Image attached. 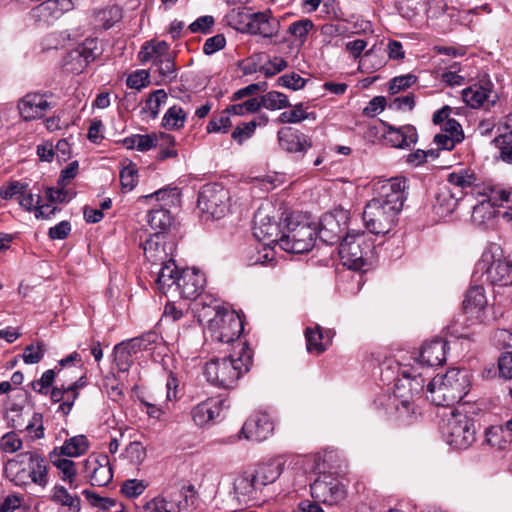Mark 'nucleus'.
Instances as JSON below:
<instances>
[{
  "label": "nucleus",
  "instance_id": "f257e3e1",
  "mask_svg": "<svg viewBox=\"0 0 512 512\" xmlns=\"http://www.w3.org/2000/svg\"><path fill=\"white\" fill-rule=\"evenodd\" d=\"M240 352L221 359H212L206 363L204 374L213 385L225 389L233 388L237 380L249 370L252 363L251 352L245 342L238 341Z\"/></svg>",
  "mask_w": 512,
  "mask_h": 512
},
{
  "label": "nucleus",
  "instance_id": "f03ea898",
  "mask_svg": "<svg viewBox=\"0 0 512 512\" xmlns=\"http://www.w3.org/2000/svg\"><path fill=\"white\" fill-rule=\"evenodd\" d=\"M471 375L465 369L453 368L443 376H435L427 385V398L437 406H450L469 392Z\"/></svg>",
  "mask_w": 512,
  "mask_h": 512
},
{
  "label": "nucleus",
  "instance_id": "7ed1b4c3",
  "mask_svg": "<svg viewBox=\"0 0 512 512\" xmlns=\"http://www.w3.org/2000/svg\"><path fill=\"white\" fill-rule=\"evenodd\" d=\"M373 249L364 232H348L339 245L340 260L349 270L365 272L372 264Z\"/></svg>",
  "mask_w": 512,
  "mask_h": 512
},
{
  "label": "nucleus",
  "instance_id": "20e7f679",
  "mask_svg": "<svg viewBox=\"0 0 512 512\" xmlns=\"http://www.w3.org/2000/svg\"><path fill=\"white\" fill-rule=\"evenodd\" d=\"M440 431L447 444L456 449H467L476 439L473 419L455 409L442 416Z\"/></svg>",
  "mask_w": 512,
  "mask_h": 512
},
{
  "label": "nucleus",
  "instance_id": "39448f33",
  "mask_svg": "<svg viewBox=\"0 0 512 512\" xmlns=\"http://www.w3.org/2000/svg\"><path fill=\"white\" fill-rule=\"evenodd\" d=\"M317 228L308 220L291 215L286 218L285 228L280 236V248L289 253L309 252L315 243Z\"/></svg>",
  "mask_w": 512,
  "mask_h": 512
},
{
  "label": "nucleus",
  "instance_id": "423d86ee",
  "mask_svg": "<svg viewBox=\"0 0 512 512\" xmlns=\"http://www.w3.org/2000/svg\"><path fill=\"white\" fill-rule=\"evenodd\" d=\"M477 269L482 272L485 281L492 285L512 284V262L503 256V251L497 244L486 247L477 263Z\"/></svg>",
  "mask_w": 512,
  "mask_h": 512
},
{
  "label": "nucleus",
  "instance_id": "0eeeda50",
  "mask_svg": "<svg viewBox=\"0 0 512 512\" xmlns=\"http://www.w3.org/2000/svg\"><path fill=\"white\" fill-rule=\"evenodd\" d=\"M26 396L18 394L13 397H8L4 403L5 406V419L11 427L18 430L32 431L35 425L39 424L35 429L34 437L41 439L44 437V428L42 425V414L33 413L31 419L27 420L29 410H26Z\"/></svg>",
  "mask_w": 512,
  "mask_h": 512
},
{
  "label": "nucleus",
  "instance_id": "6e6552de",
  "mask_svg": "<svg viewBox=\"0 0 512 512\" xmlns=\"http://www.w3.org/2000/svg\"><path fill=\"white\" fill-rule=\"evenodd\" d=\"M212 309L214 317L210 320L209 324L212 337L222 343L237 341L243 331V323L240 316L219 304L213 306Z\"/></svg>",
  "mask_w": 512,
  "mask_h": 512
},
{
  "label": "nucleus",
  "instance_id": "1a4fd4ad",
  "mask_svg": "<svg viewBox=\"0 0 512 512\" xmlns=\"http://www.w3.org/2000/svg\"><path fill=\"white\" fill-rule=\"evenodd\" d=\"M403 379L395 384L394 396L390 398L395 406L399 418L408 416L412 410L410 398L420 392L424 387V379L415 374L413 368H405L401 372Z\"/></svg>",
  "mask_w": 512,
  "mask_h": 512
},
{
  "label": "nucleus",
  "instance_id": "9d476101",
  "mask_svg": "<svg viewBox=\"0 0 512 512\" xmlns=\"http://www.w3.org/2000/svg\"><path fill=\"white\" fill-rule=\"evenodd\" d=\"M399 212L380 200L371 199L364 208L362 218L371 233L384 235L393 228Z\"/></svg>",
  "mask_w": 512,
  "mask_h": 512
},
{
  "label": "nucleus",
  "instance_id": "9b49d317",
  "mask_svg": "<svg viewBox=\"0 0 512 512\" xmlns=\"http://www.w3.org/2000/svg\"><path fill=\"white\" fill-rule=\"evenodd\" d=\"M228 192L218 184H207L198 195V208L212 218H221L227 210Z\"/></svg>",
  "mask_w": 512,
  "mask_h": 512
},
{
  "label": "nucleus",
  "instance_id": "f8f14e48",
  "mask_svg": "<svg viewBox=\"0 0 512 512\" xmlns=\"http://www.w3.org/2000/svg\"><path fill=\"white\" fill-rule=\"evenodd\" d=\"M406 182L403 177L378 180L374 184V191L377 196L373 199L380 200L385 205L401 211L406 199Z\"/></svg>",
  "mask_w": 512,
  "mask_h": 512
},
{
  "label": "nucleus",
  "instance_id": "ddd939ff",
  "mask_svg": "<svg viewBox=\"0 0 512 512\" xmlns=\"http://www.w3.org/2000/svg\"><path fill=\"white\" fill-rule=\"evenodd\" d=\"M241 23L245 25L243 30L250 34H259L265 38H272L278 34L280 23L268 12L241 13Z\"/></svg>",
  "mask_w": 512,
  "mask_h": 512
},
{
  "label": "nucleus",
  "instance_id": "4468645a",
  "mask_svg": "<svg viewBox=\"0 0 512 512\" xmlns=\"http://www.w3.org/2000/svg\"><path fill=\"white\" fill-rule=\"evenodd\" d=\"M382 138L385 143L393 148L409 149L418 140L416 128L411 124L396 127L384 121Z\"/></svg>",
  "mask_w": 512,
  "mask_h": 512
},
{
  "label": "nucleus",
  "instance_id": "2eb2a0df",
  "mask_svg": "<svg viewBox=\"0 0 512 512\" xmlns=\"http://www.w3.org/2000/svg\"><path fill=\"white\" fill-rule=\"evenodd\" d=\"M313 498L327 505H337L346 497L344 486L336 479H317L310 486Z\"/></svg>",
  "mask_w": 512,
  "mask_h": 512
},
{
  "label": "nucleus",
  "instance_id": "dca6fc26",
  "mask_svg": "<svg viewBox=\"0 0 512 512\" xmlns=\"http://www.w3.org/2000/svg\"><path fill=\"white\" fill-rule=\"evenodd\" d=\"M205 284L204 275L195 269H183L177 276L173 292H178L183 299H196L202 292Z\"/></svg>",
  "mask_w": 512,
  "mask_h": 512
},
{
  "label": "nucleus",
  "instance_id": "f3484780",
  "mask_svg": "<svg viewBox=\"0 0 512 512\" xmlns=\"http://www.w3.org/2000/svg\"><path fill=\"white\" fill-rule=\"evenodd\" d=\"M273 431V423L270 421L266 413H255L250 416L244 423L240 437L252 441H264Z\"/></svg>",
  "mask_w": 512,
  "mask_h": 512
},
{
  "label": "nucleus",
  "instance_id": "a211bd4d",
  "mask_svg": "<svg viewBox=\"0 0 512 512\" xmlns=\"http://www.w3.org/2000/svg\"><path fill=\"white\" fill-rule=\"evenodd\" d=\"M100 55V50L95 39H86L80 46L72 50L67 58L69 68L73 73H81L86 66Z\"/></svg>",
  "mask_w": 512,
  "mask_h": 512
},
{
  "label": "nucleus",
  "instance_id": "6ab92c4d",
  "mask_svg": "<svg viewBox=\"0 0 512 512\" xmlns=\"http://www.w3.org/2000/svg\"><path fill=\"white\" fill-rule=\"evenodd\" d=\"M52 106L47 95L39 93H28L18 103L20 114L26 121L42 118Z\"/></svg>",
  "mask_w": 512,
  "mask_h": 512
},
{
  "label": "nucleus",
  "instance_id": "aec40b11",
  "mask_svg": "<svg viewBox=\"0 0 512 512\" xmlns=\"http://www.w3.org/2000/svg\"><path fill=\"white\" fill-rule=\"evenodd\" d=\"M345 229V222H341L336 214L325 213L320 219L317 234L322 242L333 245L342 241Z\"/></svg>",
  "mask_w": 512,
  "mask_h": 512
},
{
  "label": "nucleus",
  "instance_id": "412c9836",
  "mask_svg": "<svg viewBox=\"0 0 512 512\" xmlns=\"http://www.w3.org/2000/svg\"><path fill=\"white\" fill-rule=\"evenodd\" d=\"M278 141L280 147L289 153L305 152L312 146L308 136L291 127L278 131Z\"/></svg>",
  "mask_w": 512,
  "mask_h": 512
},
{
  "label": "nucleus",
  "instance_id": "4be33fe9",
  "mask_svg": "<svg viewBox=\"0 0 512 512\" xmlns=\"http://www.w3.org/2000/svg\"><path fill=\"white\" fill-rule=\"evenodd\" d=\"M283 230L280 229L277 222L272 221L269 217L263 216L258 211L254 217V236L263 241L265 244L277 243L280 246V236Z\"/></svg>",
  "mask_w": 512,
  "mask_h": 512
},
{
  "label": "nucleus",
  "instance_id": "5701e85b",
  "mask_svg": "<svg viewBox=\"0 0 512 512\" xmlns=\"http://www.w3.org/2000/svg\"><path fill=\"white\" fill-rule=\"evenodd\" d=\"M448 343L443 339L425 342L420 350L418 362L422 366H439L446 361Z\"/></svg>",
  "mask_w": 512,
  "mask_h": 512
},
{
  "label": "nucleus",
  "instance_id": "b1692460",
  "mask_svg": "<svg viewBox=\"0 0 512 512\" xmlns=\"http://www.w3.org/2000/svg\"><path fill=\"white\" fill-rule=\"evenodd\" d=\"M22 463H28L29 482L35 483L41 487L48 483V469L45 459L36 452L20 453Z\"/></svg>",
  "mask_w": 512,
  "mask_h": 512
},
{
  "label": "nucleus",
  "instance_id": "393cba45",
  "mask_svg": "<svg viewBox=\"0 0 512 512\" xmlns=\"http://www.w3.org/2000/svg\"><path fill=\"white\" fill-rule=\"evenodd\" d=\"M304 335L307 351L315 355L324 353L333 337V333L330 330L323 332L319 325H316L314 328L307 327Z\"/></svg>",
  "mask_w": 512,
  "mask_h": 512
},
{
  "label": "nucleus",
  "instance_id": "a878e982",
  "mask_svg": "<svg viewBox=\"0 0 512 512\" xmlns=\"http://www.w3.org/2000/svg\"><path fill=\"white\" fill-rule=\"evenodd\" d=\"M164 238L165 236L154 233L143 244L144 255L152 264L164 263L169 258Z\"/></svg>",
  "mask_w": 512,
  "mask_h": 512
},
{
  "label": "nucleus",
  "instance_id": "bb28decb",
  "mask_svg": "<svg viewBox=\"0 0 512 512\" xmlns=\"http://www.w3.org/2000/svg\"><path fill=\"white\" fill-rule=\"evenodd\" d=\"M162 265L157 273L155 283L157 288L164 294L173 292L177 282V276L180 272L177 270V266L174 260L169 257Z\"/></svg>",
  "mask_w": 512,
  "mask_h": 512
},
{
  "label": "nucleus",
  "instance_id": "cd10ccee",
  "mask_svg": "<svg viewBox=\"0 0 512 512\" xmlns=\"http://www.w3.org/2000/svg\"><path fill=\"white\" fill-rule=\"evenodd\" d=\"M495 207L496 206L491 202V200H488L485 197V199L474 206L471 215L472 222L482 229H488L492 227L495 223L497 214Z\"/></svg>",
  "mask_w": 512,
  "mask_h": 512
},
{
  "label": "nucleus",
  "instance_id": "c85d7f7f",
  "mask_svg": "<svg viewBox=\"0 0 512 512\" xmlns=\"http://www.w3.org/2000/svg\"><path fill=\"white\" fill-rule=\"evenodd\" d=\"M221 402L216 399H207L195 406L191 412L192 419L198 426H204L219 416Z\"/></svg>",
  "mask_w": 512,
  "mask_h": 512
},
{
  "label": "nucleus",
  "instance_id": "c756f323",
  "mask_svg": "<svg viewBox=\"0 0 512 512\" xmlns=\"http://www.w3.org/2000/svg\"><path fill=\"white\" fill-rule=\"evenodd\" d=\"M435 198L436 201L433 208L439 216H447L453 213L462 199L461 194L454 193L445 185L439 188Z\"/></svg>",
  "mask_w": 512,
  "mask_h": 512
},
{
  "label": "nucleus",
  "instance_id": "7c9ffc66",
  "mask_svg": "<svg viewBox=\"0 0 512 512\" xmlns=\"http://www.w3.org/2000/svg\"><path fill=\"white\" fill-rule=\"evenodd\" d=\"M487 306L485 290L482 286L471 287L463 300V309L465 313L479 314Z\"/></svg>",
  "mask_w": 512,
  "mask_h": 512
},
{
  "label": "nucleus",
  "instance_id": "2f4dec72",
  "mask_svg": "<svg viewBox=\"0 0 512 512\" xmlns=\"http://www.w3.org/2000/svg\"><path fill=\"white\" fill-rule=\"evenodd\" d=\"M282 473L280 465L276 462H267L257 465L253 474L261 490L264 486L275 482Z\"/></svg>",
  "mask_w": 512,
  "mask_h": 512
},
{
  "label": "nucleus",
  "instance_id": "473e14b6",
  "mask_svg": "<svg viewBox=\"0 0 512 512\" xmlns=\"http://www.w3.org/2000/svg\"><path fill=\"white\" fill-rule=\"evenodd\" d=\"M49 459L51 463L61 472V479L63 481H68L72 487V484L77 475L75 462L64 458L63 455L59 454L57 447L49 453Z\"/></svg>",
  "mask_w": 512,
  "mask_h": 512
},
{
  "label": "nucleus",
  "instance_id": "72a5a7b5",
  "mask_svg": "<svg viewBox=\"0 0 512 512\" xmlns=\"http://www.w3.org/2000/svg\"><path fill=\"white\" fill-rule=\"evenodd\" d=\"M475 180L476 178L472 173H469L467 170H460L448 175V183L445 186L454 191V193L461 194V198L463 199L466 190L472 187Z\"/></svg>",
  "mask_w": 512,
  "mask_h": 512
},
{
  "label": "nucleus",
  "instance_id": "f704fd0d",
  "mask_svg": "<svg viewBox=\"0 0 512 512\" xmlns=\"http://www.w3.org/2000/svg\"><path fill=\"white\" fill-rule=\"evenodd\" d=\"M168 54H170L169 45L165 41H161L144 45L138 54V58L141 63L152 62L153 65H156L157 60H162Z\"/></svg>",
  "mask_w": 512,
  "mask_h": 512
},
{
  "label": "nucleus",
  "instance_id": "c9c22d12",
  "mask_svg": "<svg viewBox=\"0 0 512 512\" xmlns=\"http://www.w3.org/2000/svg\"><path fill=\"white\" fill-rule=\"evenodd\" d=\"M58 448V453L65 457H78L84 455L89 449V442L86 436L77 435L64 441Z\"/></svg>",
  "mask_w": 512,
  "mask_h": 512
},
{
  "label": "nucleus",
  "instance_id": "e433bc0d",
  "mask_svg": "<svg viewBox=\"0 0 512 512\" xmlns=\"http://www.w3.org/2000/svg\"><path fill=\"white\" fill-rule=\"evenodd\" d=\"M28 463H22L20 454L15 458L9 459L5 464V471L12 477L11 480L17 485H26L29 483Z\"/></svg>",
  "mask_w": 512,
  "mask_h": 512
},
{
  "label": "nucleus",
  "instance_id": "4c0bfd02",
  "mask_svg": "<svg viewBox=\"0 0 512 512\" xmlns=\"http://www.w3.org/2000/svg\"><path fill=\"white\" fill-rule=\"evenodd\" d=\"M147 221L155 233L164 236V233L171 227L172 216L165 208L152 209L147 215Z\"/></svg>",
  "mask_w": 512,
  "mask_h": 512
},
{
  "label": "nucleus",
  "instance_id": "58836bf2",
  "mask_svg": "<svg viewBox=\"0 0 512 512\" xmlns=\"http://www.w3.org/2000/svg\"><path fill=\"white\" fill-rule=\"evenodd\" d=\"M255 480L253 472L244 471L234 480V492L243 496H252L260 490Z\"/></svg>",
  "mask_w": 512,
  "mask_h": 512
},
{
  "label": "nucleus",
  "instance_id": "ea45409f",
  "mask_svg": "<svg viewBox=\"0 0 512 512\" xmlns=\"http://www.w3.org/2000/svg\"><path fill=\"white\" fill-rule=\"evenodd\" d=\"M489 90L482 86L474 85L462 92L463 101L472 108H478L487 100Z\"/></svg>",
  "mask_w": 512,
  "mask_h": 512
},
{
  "label": "nucleus",
  "instance_id": "a19ab883",
  "mask_svg": "<svg viewBox=\"0 0 512 512\" xmlns=\"http://www.w3.org/2000/svg\"><path fill=\"white\" fill-rule=\"evenodd\" d=\"M186 113L180 106L170 107L164 114L162 125L166 129H179L184 126Z\"/></svg>",
  "mask_w": 512,
  "mask_h": 512
},
{
  "label": "nucleus",
  "instance_id": "79ce46f5",
  "mask_svg": "<svg viewBox=\"0 0 512 512\" xmlns=\"http://www.w3.org/2000/svg\"><path fill=\"white\" fill-rule=\"evenodd\" d=\"M385 65V61L376 55V45L366 50L359 62V69L365 73H372Z\"/></svg>",
  "mask_w": 512,
  "mask_h": 512
},
{
  "label": "nucleus",
  "instance_id": "37998d69",
  "mask_svg": "<svg viewBox=\"0 0 512 512\" xmlns=\"http://www.w3.org/2000/svg\"><path fill=\"white\" fill-rule=\"evenodd\" d=\"M52 500L62 506H68L70 509L78 512L80 510V499L78 496H72L63 486H56L53 490Z\"/></svg>",
  "mask_w": 512,
  "mask_h": 512
},
{
  "label": "nucleus",
  "instance_id": "c03bdc74",
  "mask_svg": "<svg viewBox=\"0 0 512 512\" xmlns=\"http://www.w3.org/2000/svg\"><path fill=\"white\" fill-rule=\"evenodd\" d=\"M175 138L166 133H161L158 136V145L160 147L157 159L165 160L167 158H174L177 156V151L174 149Z\"/></svg>",
  "mask_w": 512,
  "mask_h": 512
},
{
  "label": "nucleus",
  "instance_id": "a18cd8bd",
  "mask_svg": "<svg viewBox=\"0 0 512 512\" xmlns=\"http://www.w3.org/2000/svg\"><path fill=\"white\" fill-rule=\"evenodd\" d=\"M262 105L270 110H277L290 106L287 96L278 91H270L263 95Z\"/></svg>",
  "mask_w": 512,
  "mask_h": 512
},
{
  "label": "nucleus",
  "instance_id": "49530a36",
  "mask_svg": "<svg viewBox=\"0 0 512 512\" xmlns=\"http://www.w3.org/2000/svg\"><path fill=\"white\" fill-rule=\"evenodd\" d=\"M168 99L167 93L163 90L152 92L146 100V109L150 113L151 118L156 119L159 115L160 107L165 104Z\"/></svg>",
  "mask_w": 512,
  "mask_h": 512
},
{
  "label": "nucleus",
  "instance_id": "de8ad7c7",
  "mask_svg": "<svg viewBox=\"0 0 512 512\" xmlns=\"http://www.w3.org/2000/svg\"><path fill=\"white\" fill-rule=\"evenodd\" d=\"M132 353H136L128 342H122L115 346V361L119 370L126 371L130 365V357Z\"/></svg>",
  "mask_w": 512,
  "mask_h": 512
},
{
  "label": "nucleus",
  "instance_id": "09e8293b",
  "mask_svg": "<svg viewBox=\"0 0 512 512\" xmlns=\"http://www.w3.org/2000/svg\"><path fill=\"white\" fill-rule=\"evenodd\" d=\"M120 183L123 191L129 192L138 183V170L134 164H129L120 171Z\"/></svg>",
  "mask_w": 512,
  "mask_h": 512
},
{
  "label": "nucleus",
  "instance_id": "8fccbe9b",
  "mask_svg": "<svg viewBox=\"0 0 512 512\" xmlns=\"http://www.w3.org/2000/svg\"><path fill=\"white\" fill-rule=\"evenodd\" d=\"M144 512H180V509L163 497H155L144 505Z\"/></svg>",
  "mask_w": 512,
  "mask_h": 512
},
{
  "label": "nucleus",
  "instance_id": "3c124183",
  "mask_svg": "<svg viewBox=\"0 0 512 512\" xmlns=\"http://www.w3.org/2000/svg\"><path fill=\"white\" fill-rule=\"evenodd\" d=\"M505 429L503 426L490 427L486 431V442L491 447L503 450L507 447L508 441L504 439Z\"/></svg>",
  "mask_w": 512,
  "mask_h": 512
},
{
  "label": "nucleus",
  "instance_id": "603ef678",
  "mask_svg": "<svg viewBox=\"0 0 512 512\" xmlns=\"http://www.w3.org/2000/svg\"><path fill=\"white\" fill-rule=\"evenodd\" d=\"M313 27L314 24L310 19H301L290 24L288 32L303 43Z\"/></svg>",
  "mask_w": 512,
  "mask_h": 512
},
{
  "label": "nucleus",
  "instance_id": "864d4df0",
  "mask_svg": "<svg viewBox=\"0 0 512 512\" xmlns=\"http://www.w3.org/2000/svg\"><path fill=\"white\" fill-rule=\"evenodd\" d=\"M231 126L230 117L223 111L219 117H213L208 122L206 130L208 133H227Z\"/></svg>",
  "mask_w": 512,
  "mask_h": 512
},
{
  "label": "nucleus",
  "instance_id": "5fc2aeb1",
  "mask_svg": "<svg viewBox=\"0 0 512 512\" xmlns=\"http://www.w3.org/2000/svg\"><path fill=\"white\" fill-rule=\"evenodd\" d=\"M158 338H159V336L156 332L149 331L139 337L130 339L127 342L129 343L130 347H132L133 350L136 351V353H137L140 350L148 349L150 345L156 343Z\"/></svg>",
  "mask_w": 512,
  "mask_h": 512
},
{
  "label": "nucleus",
  "instance_id": "6e6d98bb",
  "mask_svg": "<svg viewBox=\"0 0 512 512\" xmlns=\"http://www.w3.org/2000/svg\"><path fill=\"white\" fill-rule=\"evenodd\" d=\"M288 66L287 61L281 57H274L259 68V72L266 77H272Z\"/></svg>",
  "mask_w": 512,
  "mask_h": 512
},
{
  "label": "nucleus",
  "instance_id": "4d7b16f0",
  "mask_svg": "<svg viewBox=\"0 0 512 512\" xmlns=\"http://www.w3.org/2000/svg\"><path fill=\"white\" fill-rule=\"evenodd\" d=\"M417 78L412 74L394 77L389 83L390 94H397L398 92L411 87Z\"/></svg>",
  "mask_w": 512,
  "mask_h": 512
},
{
  "label": "nucleus",
  "instance_id": "13d9d810",
  "mask_svg": "<svg viewBox=\"0 0 512 512\" xmlns=\"http://www.w3.org/2000/svg\"><path fill=\"white\" fill-rule=\"evenodd\" d=\"M45 348L44 345L38 343L36 346L31 344L28 345L23 352L22 358L26 364H36L41 361L44 356Z\"/></svg>",
  "mask_w": 512,
  "mask_h": 512
},
{
  "label": "nucleus",
  "instance_id": "bf43d9fd",
  "mask_svg": "<svg viewBox=\"0 0 512 512\" xmlns=\"http://www.w3.org/2000/svg\"><path fill=\"white\" fill-rule=\"evenodd\" d=\"M278 84L285 88H289L292 90H299L305 86L306 79L302 78L299 74L295 72H291L285 75H282L278 78Z\"/></svg>",
  "mask_w": 512,
  "mask_h": 512
},
{
  "label": "nucleus",
  "instance_id": "052dcab7",
  "mask_svg": "<svg viewBox=\"0 0 512 512\" xmlns=\"http://www.w3.org/2000/svg\"><path fill=\"white\" fill-rule=\"evenodd\" d=\"M83 494L92 506L104 511H107L116 505V501L114 499L101 497L90 490H84Z\"/></svg>",
  "mask_w": 512,
  "mask_h": 512
},
{
  "label": "nucleus",
  "instance_id": "680f3d73",
  "mask_svg": "<svg viewBox=\"0 0 512 512\" xmlns=\"http://www.w3.org/2000/svg\"><path fill=\"white\" fill-rule=\"evenodd\" d=\"M145 489L146 484L142 480L129 479L123 483L121 492L129 498H135L141 495Z\"/></svg>",
  "mask_w": 512,
  "mask_h": 512
},
{
  "label": "nucleus",
  "instance_id": "e2e57ef3",
  "mask_svg": "<svg viewBox=\"0 0 512 512\" xmlns=\"http://www.w3.org/2000/svg\"><path fill=\"white\" fill-rule=\"evenodd\" d=\"M26 188V184L19 181H12L0 188V196L4 200H10L16 196L19 198V196L25 192Z\"/></svg>",
  "mask_w": 512,
  "mask_h": 512
},
{
  "label": "nucleus",
  "instance_id": "0e129e2a",
  "mask_svg": "<svg viewBox=\"0 0 512 512\" xmlns=\"http://www.w3.org/2000/svg\"><path fill=\"white\" fill-rule=\"evenodd\" d=\"M495 145L500 150V157L507 163H512V138L507 135H499L494 139Z\"/></svg>",
  "mask_w": 512,
  "mask_h": 512
},
{
  "label": "nucleus",
  "instance_id": "69168bd1",
  "mask_svg": "<svg viewBox=\"0 0 512 512\" xmlns=\"http://www.w3.org/2000/svg\"><path fill=\"white\" fill-rule=\"evenodd\" d=\"M55 379V371L49 369L42 374V377L31 383V387L34 391L40 394H47L48 388L52 385Z\"/></svg>",
  "mask_w": 512,
  "mask_h": 512
},
{
  "label": "nucleus",
  "instance_id": "338daca9",
  "mask_svg": "<svg viewBox=\"0 0 512 512\" xmlns=\"http://www.w3.org/2000/svg\"><path fill=\"white\" fill-rule=\"evenodd\" d=\"M112 471L109 467L105 465H99L94 468L91 481L93 485L97 486H105L112 480Z\"/></svg>",
  "mask_w": 512,
  "mask_h": 512
},
{
  "label": "nucleus",
  "instance_id": "774afa93",
  "mask_svg": "<svg viewBox=\"0 0 512 512\" xmlns=\"http://www.w3.org/2000/svg\"><path fill=\"white\" fill-rule=\"evenodd\" d=\"M256 126L257 123L255 121L243 123L242 126H237L234 129L231 136L236 142L242 144L246 139L250 138L253 135Z\"/></svg>",
  "mask_w": 512,
  "mask_h": 512
}]
</instances>
